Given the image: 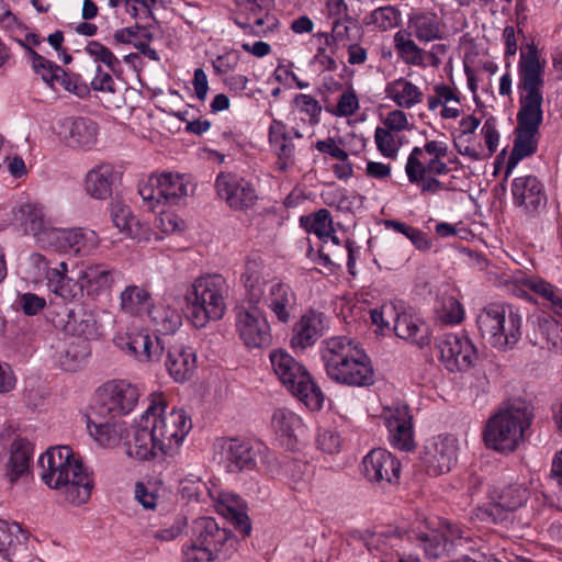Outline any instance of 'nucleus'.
<instances>
[{
    "label": "nucleus",
    "instance_id": "f257e3e1",
    "mask_svg": "<svg viewBox=\"0 0 562 562\" xmlns=\"http://www.w3.org/2000/svg\"><path fill=\"white\" fill-rule=\"evenodd\" d=\"M191 428V418L183 408L170 406L162 393H153L147 408L134 422L127 453L138 460L173 457Z\"/></svg>",
    "mask_w": 562,
    "mask_h": 562
},
{
    "label": "nucleus",
    "instance_id": "f03ea898",
    "mask_svg": "<svg viewBox=\"0 0 562 562\" xmlns=\"http://www.w3.org/2000/svg\"><path fill=\"white\" fill-rule=\"evenodd\" d=\"M546 61L541 60L536 48L521 50L518 61L516 139L506 164L505 180L508 179L519 160L537 150V134L543 121V88Z\"/></svg>",
    "mask_w": 562,
    "mask_h": 562
},
{
    "label": "nucleus",
    "instance_id": "7ed1b4c3",
    "mask_svg": "<svg viewBox=\"0 0 562 562\" xmlns=\"http://www.w3.org/2000/svg\"><path fill=\"white\" fill-rule=\"evenodd\" d=\"M5 218L1 227L9 225L22 229L32 235L36 244L43 248H53L57 251H72L76 255L86 256L98 248L99 236L94 231L86 228L65 229L55 227L47 216L43 205L36 202H22L10 211L0 210Z\"/></svg>",
    "mask_w": 562,
    "mask_h": 562
},
{
    "label": "nucleus",
    "instance_id": "20e7f679",
    "mask_svg": "<svg viewBox=\"0 0 562 562\" xmlns=\"http://www.w3.org/2000/svg\"><path fill=\"white\" fill-rule=\"evenodd\" d=\"M40 477L52 490L59 492L63 499L81 506L91 497L94 488L92 473L68 446L47 449L38 459Z\"/></svg>",
    "mask_w": 562,
    "mask_h": 562
},
{
    "label": "nucleus",
    "instance_id": "39448f33",
    "mask_svg": "<svg viewBox=\"0 0 562 562\" xmlns=\"http://www.w3.org/2000/svg\"><path fill=\"white\" fill-rule=\"evenodd\" d=\"M321 357L328 378L339 384L366 387L374 383V369L369 356L348 337L325 339L321 345Z\"/></svg>",
    "mask_w": 562,
    "mask_h": 562
},
{
    "label": "nucleus",
    "instance_id": "423d86ee",
    "mask_svg": "<svg viewBox=\"0 0 562 562\" xmlns=\"http://www.w3.org/2000/svg\"><path fill=\"white\" fill-rule=\"evenodd\" d=\"M227 284L220 274H205L193 280L183 294L182 311L195 327L221 319L226 311Z\"/></svg>",
    "mask_w": 562,
    "mask_h": 562
},
{
    "label": "nucleus",
    "instance_id": "0eeeda50",
    "mask_svg": "<svg viewBox=\"0 0 562 562\" xmlns=\"http://www.w3.org/2000/svg\"><path fill=\"white\" fill-rule=\"evenodd\" d=\"M481 336L495 349H513L521 338L522 317L518 308L505 303H490L476 316Z\"/></svg>",
    "mask_w": 562,
    "mask_h": 562
},
{
    "label": "nucleus",
    "instance_id": "6e6552de",
    "mask_svg": "<svg viewBox=\"0 0 562 562\" xmlns=\"http://www.w3.org/2000/svg\"><path fill=\"white\" fill-rule=\"evenodd\" d=\"M531 413L522 404L501 407L486 423L484 441L488 448L508 453L524 441L525 431L531 425Z\"/></svg>",
    "mask_w": 562,
    "mask_h": 562
},
{
    "label": "nucleus",
    "instance_id": "1a4fd4ad",
    "mask_svg": "<svg viewBox=\"0 0 562 562\" xmlns=\"http://www.w3.org/2000/svg\"><path fill=\"white\" fill-rule=\"evenodd\" d=\"M272 274L271 267L263 265L260 256L250 255L245 260L240 279L251 299L263 301L281 319V281Z\"/></svg>",
    "mask_w": 562,
    "mask_h": 562
},
{
    "label": "nucleus",
    "instance_id": "9d476101",
    "mask_svg": "<svg viewBox=\"0 0 562 562\" xmlns=\"http://www.w3.org/2000/svg\"><path fill=\"white\" fill-rule=\"evenodd\" d=\"M138 192L150 210L162 202L173 204L193 192V184L187 175L162 172L151 175L140 183Z\"/></svg>",
    "mask_w": 562,
    "mask_h": 562
},
{
    "label": "nucleus",
    "instance_id": "9b49d317",
    "mask_svg": "<svg viewBox=\"0 0 562 562\" xmlns=\"http://www.w3.org/2000/svg\"><path fill=\"white\" fill-rule=\"evenodd\" d=\"M283 387L308 409L318 411L324 404V394L315 384L304 364L283 352Z\"/></svg>",
    "mask_w": 562,
    "mask_h": 562
},
{
    "label": "nucleus",
    "instance_id": "f8f14e48",
    "mask_svg": "<svg viewBox=\"0 0 562 562\" xmlns=\"http://www.w3.org/2000/svg\"><path fill=\"white\" fill-rule=\"evenodd\" d=\"M140 395L138 385L125 380H112L97 390L94 402L90 406H98L108 414L126 415L134 411Z\"/></svg>",
    "mask_w": 562,
    "mask_h": 562
},
{
    "label": "nucleus",
    "instance_id": "ddd939ff",
    "mask_svg": "<svg viewBox=\"0 0 562 562\" xmlns=\"http://www.w3.org/2000/svg\"><path fill=\"white\" fill-rule=\"evenodd\" d=\"M115 346L139 362L149 363L160 360L164 347L160 339L146 329L131 328L114 337Z\"/></svg>",
    "mask_w": 562,
    "mask_h": 562
},
{
    "label": "nucleus",
    "instance_id": "4468645a",
    "mask_svg": "<svg viewBox=\"0 0 562 562\" xmlns=\"http://www.w3.org/2000/svg\"><path fill=\"white\" fill-rule=\"evenodd\" d=\"M108 413L104 409H99L98 406H88L85 412V423L89 436L101 447L112 448L117 446L123 439H126L127 445L128 436L127 426L125 422L111 419L104 420Z\"/></svg>",
    "mask_w": 562,
    "mask_h": 562
},
{
    "label": "nucleus",
    "instance_id": "2eb2a0df",
    "mask_svg": "<svg viewBox=\"0 0 562 562\" xmlns=\"http://www.w3.org/2000/svg\"><path fill=\"white\" fill-rule=\"evenodd\" d=\"M440 360L451 372L469 369L476 359V349L463 334H446L437 341Z\"/></svg>",
    "mask_w": 562,
    "mask_h": 562
},
{
    "label": "nucleus",
    "instance_id": "dca6fc26",
    "mask_svg": "<svg viewBox=\"0 0 562 562\" xmlns=\"http://www.w3.org/2000/svg\"><path fill=\"white\" fill-rule=\"evenodd\" d=\"M490 497L491 503L484 508H479L477 517L481 520L498 522L503 520L504 513L521 507L527 502L529 492L522 484L514 483L494 488Z\"/></svg>",
    "mask_w": 562,
    "mask_h": 562
},
{
    "label": "nucleus",
    "instance_id": "f3484780",
    "mask_svg": "<svg viewBox=\"0 0 562 562\" xmlns=\"http://www.w3.org/2000/svg\"><path fill=\"white\" fill-rule=\"evenodd\" d=\"M192 541L206 547L222 559L228 558L235 550L236 540L225 528H221L212 517H200L193 522Z\"/></svg>",
    "mask_w": 562,
    "mask_h": 562
},
{
    "label": "nucleus",
    "instance_id": "a211bd4d",
    "mask_svg": "<svg viewBox=\"0 0 562 562\" xmlns=\"http://www.w3.org/2000/svg\"><path fill=\"white\" fill-rule=\"evenodd\" d=\"M215 188L217 195L236 211L252 207L258 199L252 184L237 175L220 173L215 180Z\"/></svg>",
    "mask_w": 562,
    "mask_h": 562
},
{
    "label": "nucleus",
    "instance_id": "6ab92c4d",
    "mask_svg": "<svg viewBox=\"0 0 562 562\" xmlns=\"http://www.w3.org/2000/svg\"><path fill=\"white\" fill-rule=\"evenodd\" d=\"M456 460V438L451 436H437L426 442L422 462L429 475L437 476L449 472Z\"/></svg>",
    "mask_w": 562,
    "mask_h": 562
},
{
    "label": "nucleus",
    "instance_id": "aec40b11",
    "mask_svg": "<svg viewBox=\"0 0 562 562\" xmlns=\"http://www.w3.org/2000/svg\"><path fill=\"white\" fill-rule=\"evenodd\" d=\"M215 458L227 472L237 473L252 470L256 459L248 442L236 438H220L214 443Z\"/></svg>",
    "mask_w": 562,
    "mask_h": 562
},
{
    "label": "nucleus",
    "instance_id": "412c9836",
    "mask_svg": "<svg viewBox=\"0 0 562 562\" xmlns=\"http://www.w3.org/2000/svg\"><path fill=\"white\" fill-rule=\"evenodd\" d=\"M361 467L362 473L369 482L381 485L398 482L400 461L385 449H372L364 456Z\"/></svg>",
    "mask_w": 562,
    "mask_h": 562
},
{
    "label": "nucleus",
    "instance_id": "4be33fe9",
    "mask_svg": "<svg viewBox=\"0 0 562 562\" xmlns=\"http://www.w3.org/2000/svg\"><path fill=\"white\" fill-rule=\"evenodd\" d=\"M236 326L240 339L248 348H265L270 345V326L258 308L240 310Z\"/></svg>",
    "mask_w": 562,
    "mask_h": 562
},
{
    "label": "nucleus",
    "instance_id": "5701e85b",
    "mask_svg": "<svg viewBox=\"0 0 562 562\" xmlns=\"http://www.w3.org/2000/svg\"><path fill=\"white\" fill-rule=\"evenodd\" d=\"M58 137L69 147L90 149L98 137V126L90 119L65 117L56 127Z\"/></svg>",
    "mask_w": 562,
    "mask_h": 562
},
{
    "label": "nucleus",
    "instance_id": "b1692460",
    "mask_svg": "<svg viewBox=\"0 0 562 562\" xmlns=\"http://www.w3.org/2000/svg\"><path fill=\"white\" fill-rule=\"evenodd\" d=\"M210 496L220 515L231 521L244 537L250 535L251 526L247 506L238 495L228 491L211 490Z\"/></svg>",
    "mask_w": 562,
    "mask_h": 562
},
{
    "label": "nucleus",
    "instance_id": "393cba45",
    "mask_svg": "<svg viewBox=\"0 0 562 562\" xmlns=\"http://www.w3.org/2000/svg\"><path fill=\"white\" fill-rule=\"evenodd\" d=\"M385 426L392 447L409 451L414 449L412 416L406 405H396L384 414Z\"/></svg>",
    "mask_w": 562,
    "mask_h": 562
},
{
    "label": "nucleus",
    "instance_id": "a878e982",
    "mask_svg": "<svg viewBox=\"0 0 562 562\" xmlns=\"http://www.w3.org/2000/svg\"><path fill=\"white\" fill-rule=\"evenodd\" d=\"M116 271L103 263L85 266L79 271V283L83 294L95 300L111 293L116 281Z\"/></svg>",
    "mask_w": 562,
    "mask_h": 562
},
{
    "label": "nucleus",
    "instance_id": "bb28decb",
    "mask_svg": "<svg viewBox=\"0 0 562 562\" xmlns=\"http://www.w3.org/2000/svg\"><path fill=\"white\" fill-rule=\"evenodd\" d=\"M326 327V316L323 313L315 311L305 313L293 327L291 348L304 350L313 346L323 336Z\"/></svg>",
    "mask_w": 562,
    "mask_h": 562
},
{
    "label": "nucleus",
    "instance_id": "cd10ccee",
    "mask_svg": "<svg viewBox=\"0 0 562 562\" xmlns=\"http://www.w3.org/2000/svg\"><path fill=\"white\" fill-rule=\"evenodd\" d=\"M514 204L526 212H536L546 205L543 186L535 176L515 178L512 182Z\"/></svg>",
    "mask_w": 562,
    "mask_h": 562
},
{
    "label": "nucleus",
    "instance_id": "c85d7f7f",
    "mask_svg": "<svg viewBox=\"0 0 562 562\" xmlns=\"http://www.w3.org/2000/svg\"><path fill=\"white\" fill-rule=\"evenodd\" d=\"M165 366L175 382H186L196 369V355L191 347L176 344L169 348Z\"/></svg>",
    "mask_w": 562,
    "mask_h": 562
},
{
    "label": "nucleus",
    "instance_id": "c756f323",
    "mask_svg": "<svg viewBox=\"0 0 562 562\" xmlns=\"http://www.w3.org/2000/svg\"><path fill=\"white\" fill-rule=\"evenodd\" d=\"M408 31L422 43L445 37V24L436 12H416L408 15Z\"/></svg>",
    "mask_w": 562,
    "mask_h": 562
},
{
    "label": "nucleus",
    "instance_id": "7c9ffc66",
    "mask_svg": "<svg viewBox=\"0 0 562 562\" xmlns=\"http://www.w3.org/2000/svg\"><path fill=\"white\" fill-rule=\"evenodd\" d=\"M117 175L110 164H101L89 170L85 178L86 192L98 200H105L112 193Z\"/></svg>",
    "mask_w": 562,
    "mask_h": 562
},
{
    "label": "nucleus",
    "instance_id": "2f4dec72",
    "mask_svg": "<svg viewBox=\"0 0 562 562\" xmlns=\"http://www.w3.org/2000/svg\"><path fill=\"white\" fill-rule=\"evenodd\" d=\"M394 48L398 59L408 67L425 68L426 57L430 53L424 50L413 40V35L408 30L401 29L393 36Z\"/></svg>",
    "mask_w": 562,
    "mask_h": 562
},
{
    "label": "nucleus",
    "instance_id": "473e14b6",
    "mask_svg": "<svg viewBox=\"0 0 562 562\" xmlns=\"http://www.w3.org/2000/svg\"><path fill=\"white\" fill-rule=\"evenodd\" d=\"M32 454L33 447L27 439L18 438L13 440L5 464V475L10 482L18 481L29 472Z\"/></svg>",
    "mask_w": 562,
    "mask_h": 562
},
{
    "label": "nucleus",
    "instance_id": "72a5a7b5",
    "mask_svg": "<svg viewBox=\"0 0 562 562\" xmlns=\"http://www.w3.org/2000/svg\"><path fill=\"white\" fill-rule=\"evenodd\" d=\"M393 329L397 337L409 340L419 347L429 341L427 326L412 313L397 310Z\"/></svg>",
    "mask_w": 562,
    "mask_h": 562
},
{
    "label": "nucleus",
    "instance_id": "f704fd0d",
    "mask_svg": "<svg viewBox=\"0 0 562 562\" xmlns=\"http://www.w3.org/2000/svg\"><path fill=\"white\" fill-rule=\"evenodd\" d=\"M385 94L401 109H412L424 100L420 87L404 77L387 82Z\"/></svg>",
    "mask_w": 562,
    "mask_h": 562
},
{
    "label": "nucleus",
    "instance_id": "c9c22d12",
    "mask_svg": "<svg viewBox=\"0 0 562 562\" xmlns=\"http://www.w3.org/2000/svg\"><path fill=\"white\" fill-rule=\"evenodd\" d=\"M113 225L123 234L139 240H151L148 229L139 223L130 207L121 202H115L111 207Z\"/></svg>",
    "mask_w": 562,
    "mask_h": 562
},
{
    "label": "nucleus",
    "instance_id": "e433bc0d",
    "mask_svg": "<svg viewBox=\"0 0 562 562\" xmlns=\"http://www.w3.org/2000/svg\"><path fill=\"white\" fill-rule=\"evenodd\" d=\"M56 270L57 265L52 267L49 260L40 252H31L19 263V272L24 280L32 283L46 281L47 286L53 278L52 272Z\"/></svg>",
    "mask_w": 562,
    "mask_h": 562
},
{
    "label": "nucleus",
    "instance_id": "4c0bfd02",
    "mask_svg": "<svg viewBox=\"0 0 562 562\" xmlns=\"http://www.w3.org/2000/svg\"><path fill=\"white\" fill-rule=\"evenodd\" d=\"M52 277L47 289L56 296L65 301H72L83 295V289H81L79 283V276L77 280L68 277V265L66 261L57 263V270L52 272Z\"/></svg>",
    "mask_w": 562,
    "mask_h": 562
},
{
    "label": "nucleus",
    "instance_id": "58836bf2",
    "mask_svg": "<svg viewBox=\"0 0 562 562\" xmlns=\"http://www.w3.org/2000/svg\"><path fill=\"white\" fill-rule=\"evenodd\" d=\"M148 308V316L155 329L161 334H170L176 331L182 324L180 313L172 308L166 301H159L156 304H150Z\"/></svg>",
    "mask_w": 562,
    "mask_h": 562
},
{
    "label": "nucleus",
    "instance_id": "ea45409f",
    "mask_svg": "<svg viewBox=\"0 0 562 562\" xmlns=\"http://www.w3.org/2000/svg\"><path fill=\"white\" fill-rule=\"evenodd\" d=\"M67 326L75 335L86 339L97 338L101 335L102 326L98 313L92 310L81 308L78 312H71Z\"/></svg>",
    "mask_w": 562,
    "mask_h": 562
},
{
    "label": "nucleus",
    "instance_id": "a19ab883",
    "mask_svg": "<svg viewBox=\"0 0 562 562\" xmlns=\"http://www.w3.org/2000/svg\"><path fill=\"white\" fill-rule=\"evenodd\" d=\"M88 355L85 344L58 342L53 356L54 363L65 371H77Z\"/></svg>",
    "mask_w": 562,
    "mask_h": 562
},
{
    "label": "nucleus",
    "instance_id": "79ce46f5",
    "mask_svg": "<svg viewBox=\"0 0 562 562\" xmlns=\"http://www.w3.org/2000/svg\"><path fill=\"white\" fill-rule=\"evenodd\" d=\"M301 224L319 240L326 243L330 239L334 245H339V239L334 234L330 213L326 209H321L308 216H302Z\"/></svg>",
    "mask_w": 562,
    "mask_h": 562
},
{
    "label": "nucleus",
    "instance_id": "37998d69",
    "mask_svg": "<svg viewBox=\"0 0 562 562\" xmlns=\"http://www.w3.org/2000/svg\"><path fill=\"white\" fill-rule=\"evenodd\" d=\"M151 304L150 293L136 284L127 285L120 294V307L130 315H140Z\"/></svg>",
    "mask_w": 562,
    "mask_h": 562
},
{
    "label": "nucleus",
    "instance_id": "c03bdc74",
    "mask_svg": "<svg viewBox=\"0 0 562 562\" xmlns=\"http://www.w3.org/2000/svg\"><path fill=\"white\" fill-rule=\"evenodd\" d=\"M154 226L156 231H148L151 240H162L165 237L181 234L187 228L184 220L170 210L159 211L155 218Z\"/></svg>",
    "mask_w": 562,
    "mask_h": 562
},
{
    "label": "nucleus",
    "instance_id": "a18cd8bd",
    "mask_svg": "<svg viewBox=\"0 0 562 562\" xmlns=\"http://www.w3.org/2000/svg\"><path fill=\"white\" fill-rule=\"evenodd\" d=\"M437 318L443 324H459L463 321L464 310L453 296H443L436 306Z\"/></svg>",
    "mask_w": 562,
    "mask_h": 562
},
{
    "label": "nucleus",
    "instance_id": "49530a36",
    "mask_svg": "<svg viewBox=\"0 0 562 562\" xmlns=\"http://www.w3.org/2000/svg\"><path fill=\"white\" fill-rule=\"evenodd\" d=\"M30 61L34 72L52 89H55V80L58 79L61 67L41 56L35 50H30Z\"/></svg>",
    "mask_w": 562,
    "mask_h": 562
},
{
    "label": "nucleus",
    "instance_id": "de8ad7c7",
    "mask_svg": "<svg viewBox=\"0 0 562 562\" xmlns=\"http://www.w3.org/2000/svg\"><path fill=\"white\" fill-rule=\"evenodd\" d=\"M238 12L245 15L248 24L262 25L265 12L271 7L273 0H234Z\"/></svg>",
    "mask_w": 562,
    "mask_h": 562
},
{
    "label": "nucleus",
    "instance_id": "09e8293b",
    "mask_svg": "<svg viewBox=\"0 0 562 562\" xmlns=\"http://www.w3.org/2000/svg\"><path fill=\"white\" fill-rule=\"evenodd\" d=\"M305 435V426L300 416L294 413L283 414V442L286 439L289 449L294 450Z\"/></svg>",
    "mask_w": 562,
    "mask_h": 562
},
{
    "label": "nucleus",
    "instance_id": "8fccbe9b",
    "mask_svg": "<svg viewBox=\"0 0 562 562\" xmlns=\"http://www.w3.org/2000/svg\"><path fill=\"white\" fill-rule=\"evenodd\" d=\"M385 226L387 228H392L395 232L403 234L406 238H408L412 244L422 251H426L430 248L431 244L427 238L426 234L422 231L412 227L403 222L398 221H386Z\"/></svg>",
    "mask_w": 562,
    "mask_h": 562
},
{
    "label": "nucleus",
    "instance_id": "3c124183",
    "mask_svg": "<svg viewBox=\"0 0 562 562\" xmlns=\"http://www.w3.org/2000/svg\"><path fill=\"white\" fill-rule=\"evenodd\" d=\"M183 527L184 524L182 521H176L161 527L150 524L145 530V536L159 543L170 542L183 532Z\"/></svg>",
    "mask_w": 562,
    "mask_h": 562
},
{
    "label": "nucleus",
    "instance_id": "603ef678",
    "mask_svg": "<svg viewBox=\"0 0 562 562\" xmlns=\"http://www.w3.org/2000/svg\"><path fill=\"white\" fill-rule=\"evenodd\" d=\"M395 132L385 130L384 127H376L374 132V140L378 150L387 158H395L400 149L398 137Z\"/></svg>",
    "mask_w": 562,
    "mask_h": 562
},
{
    "label": "nucleus",
    "instance_id": "864d4df0",
    "mask_svg": "<svg viewBox=\"0 0 562 562\" xmlns=\"http://www.w3.org/2000/svg\"><path fill=\"white\" fill-rule=\"evenodd\" d=\"M181 554L183 562H216V560L222 559L216 554V551L199 546L192 540L182 546Z\"/></svg>",
    "mask_w": 562,
    "mask_h": 562
},
{
    "label": "nucleus",
    "instance_id": "5fc2aeb1",
    "mask_svg": "<svg viewBox=\"0 0 562 562\" xmlns=\"http://www.w3.org/2000/svg\"><path fill=\"white\" fill-rule=\"evenodd\" d=\"M61 87L64 90L74 93L79 98H85L89 94V87L81 80V78L77 75L68 74L63 68H60V74H58V79L55 80V89Z\"/></svg>",
    "mask_w": 562,
    "mask_h": 562
},
{
    "label": "nucleus",
    "instance_id": "6e6d98bb",
    "mask_svg": "<svg viewBox=\"0 0 562 562\" xmlns=\"http://www.w3.org/2000/svg\"><path fill=\"white\" fill-rule=\"evenodd\" d=\"M350 22L346 19L335 20L330 33H318L319 38H325V45H330L331 54H336L338 43L349 40Z\"/></svg>",
    "mask_w": 562,
    "mask_h": 562
},
{
    "label": "nucleus",
    "instance_id": "4d7b16f0",
    "mask_svg": "<svg viewBox=\"0 0 562 562\" xmlns=\"http://www.w3.org/2000/svg\"><path fill=\"white\" fill-rule=\"evenodd\" d=\"M423 157V149L420 147H414L407 158L405 171L412 183L420 182L426 176V161H422Z\"/></svg>",
    "mask_w": 562,
    "mask_h": 562
},
{
    "label": "nucleus",
    "instance_id": "13d9d810",
    "mask_svg": "<svg viewBox=\"0 0 562 562\" xmlns=\"http://www.w3.org/2000/svg\"><path fill=\"white\" fill-rule=\"evenodd\" d=\"M86 53L94 59L106 65L111 70L120 66L117 57L104 45L99 42H89L85 48Z\"/></svg>",
    "mask_w": 562,
    "mask_h": 562
},
{
    "label": "nucleus",
    "instance_id": "bf43d9fd",
    "mask_svg": "<svg viewBox=\"0 0 562 562\" xmlns=\"http://www.w3.org/2000/svg\"><path fill=\"white\" fill-rule=\"evenodd\" d=\"M316 445L325 453H337L341 447L340 436L331 428H319Z\"/></svg>",
    "mask_w": 562,
    "mask_h": 562
},
{
    "label": "nucleus",
    "instance_id": "052dcab7",
    "mask_svg": "<svg viewBox=\"0 0 562 562\" xmlns=\"http://www.w3.org/2000/svg\"><path fill=\"white\" fill-rule=\"evenodd\" d=\"M370 23L381 31L396 25V11L392 7L375 9L370 15Z\"/></svg>",
    "mask_w": 562,
    "mask_h": 562
},
{
    "label": "nucleus",
    "instance_id": "680f3d73",
    "mask_svg": "<svg viewBox=\"0 0 562 562\" xmlns=\"http://www.w3.org/2000/svg\"><path fill=\"white\" fill-rule=\"evenodd\" d=\"M540 330L551 348L562 351V324L553 318L544 319L540 324Z\"/></svg>",
    "mask_w": 562,
    "mask_h": 562
},
{
    "label": "nucleus",
    "instance_id": "e2e57ef3",
    "mask_svg": "<svg viewBox=\"0 0 562 562\" xmlns=\"http://www.w3.org/2000/svg\"><path fill=\"white\" fill-rule=\"evenodd\" d=\"M359 109V100L353 89L344 91L333 113L337 116H350Z\"/></svg>",
    "mask_w": 562,
    "mask_h": 562
},
{
    "label": "nucleus",
    "instance_id": "0e129e2a",
    "mask_svg": "<svg viewBox=\"0 0 562 562\" xmlns=\"http://www.w3.org/2000/svg\"><path fill=\"white\" fill-rule=\"evenodd\" d=\"M397 306L393 303L383 304L381 307L370 312L371 321L380 329L390 328L391 321L395 322Z\"/></svg>",
    "mask_w": 562,
    "mask_h": 562
},
{
    "label": "nucleus",
    "instance_id": "69168bd1",
    "mask_svg": "<svg viewBox=\"0 0 562 562\" xmlns=\"http://www.w3.org/2000/svg\"><path fill=\"white\" fill-rule=\"evenodd\" d=\"M19 536L25 538L19 524L0 521V552H3L8 548L14 546L15 540H20Z\"/></svg>",
    "mask_w": 562,
    "mask_h": 562
},
{
    "label": "nucleus",
    "instance_id": "338daca9",
    "mask_svg": "<svg viewBox=\"0 0 562 562\" xmlns=\"http://www.w3.org/2000/svg\"><path fill=\"white\" fill-rule=\"evenodd\" d=\"M134 497L145 509H155L158 503V496L155 493V488L143 482L136 483Z\"/></svg>",
    "mask_w": 562,
    "mask_h": 562
},
{
    "label": "nucleus",
    "instance_id": "774afa93",
    "mask_svg": "<svg viewBox=\"0 0 562 562\" xmlns=\"http://www.w3.org/2000/svg\"><path fill=\"white\" fill-rule=\"evenodd\" d=\"M19 305L26 315H36L46 305L44 297H41L34 293H24L19 297Z\"/></svg>",
    "mask_w": 562,
    "mask_h": 562
}]
</instances>
